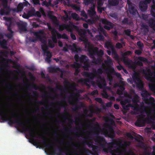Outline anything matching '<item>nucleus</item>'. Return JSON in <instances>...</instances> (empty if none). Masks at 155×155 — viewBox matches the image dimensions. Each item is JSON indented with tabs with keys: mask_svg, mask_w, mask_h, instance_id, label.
I'll return each instance as SVG.
<instances>
[{
	"mask_svg": "<svg viewBox=\"0 0 155 155\" xmlns=\"http://www.w3.org/2000/svg\"><path fill=\"white\" fill-rule=\"evenodd\" d=\"M122 44L120 43L117 42L116 45V47L118 49H120L122 48Z\"/></svg>",
	"mask_w": 155,
	"mask_h": 155,
	"instance_id": "56",
	"label": "nucleus"
},
{
	"mask_svg": "<svg viewBox=\"0 0 155 155\" xmlns=\"http://www.w3.org/2000/svg\"><path fill=\"white\" fill-rule=\"evenodd\" d=\"M151 0H145L141 1L140 2L139 7L141 11L142 12H145L147 8V4L150 3Z\"/></svg>",
	"mask_w": 155,
	"mask_h": 155,
	"instance_id": "12",
	"label": "nucleus"
},
{
	"mask_svg": "<svg viewBox=\"0 0 155 155\" xmlns=\"http://www.w3.org/2000/svg\"><path fill=\"white\" fill-rule=\"evenodd\" d=\"M84 3L85 5H88L90 4L93 3L94 0H83Z\"/></svg>",
	"mask_w": 155,
	"mask_h": 155,
	"instance_id": "43",
	"label": "nucleus"
},
{
	"mask_svg": "<svg viewBox=\"0 0 155 155\" xmlns=\"http://www.w3.org/2000/svg\"><path fill=\"white\" fill-rule=\"evenodd\" d=\"M88 12L91 17H94L96 13L95 7L94 6L91 7L90 9L88 10Z\"/></svg>",
	"mask_w": 155,
	"mask_h": 155,
	"instance_id": "20",
	"label": "nucleus"
},
{
	"mask_svg": "<svg viewBox=\"0 0 155 155\" xmlns=\"http://www.w3.org/2000/svg\"><path fill=\"white\" fill-rule=\"evenodd\" d=\"M60 70L59 68L51 67L49 69V71L52 72H56L57 71H60Z\"/></svg>",
	"mask_w": 155,
	"mask_h": 155,
	"instance_id": "35",
	"label": "nucleus"
},
{
	"mask_svg": "<svg viewBox=\"0 0 155 155\" xmlns=\"http://www.w3.org/2000/svg\"><path fill=\"white\" fill-rule=\"evenodd\" d=\"M142 51L141 50H137L135 51V53L138 55H140L142 53Z\"/></svg>",
	"mask_w": 155,
	"mask_h": 155,
	"instance_id": "63",
	"label": "nucleus"
},
{
	"mask_svg": "<svg viewBox=\"0 0 155 155\" xmlns=\"http://www.w3.org/2000/svg\"><path fill=\"white\" fill-rule=\"evenodd\" d=\"M52 32V34L57 36L58 39L61 38L62 35L58 32L56 29H54Z\"/></svg>",
	"mask_w": 155,
	"mask_h": 155,
	"instance_id": "30",
	"label": "nucleus"
},
{
	"mask_svg": "<svg viewBox=\"0 0 155 155\" xmlns=\"http://www.w3.org/2000/svg\"><path fill=\"white\" fill-rule=\"evenodd\" d=\"M102 95L103 97L105 98H108V97H109L107 92L104 90L103 91Z\"/></svg>",
	"mask_w": 155,
	"mask_h": 155,
	"instance_id": "52",
	"label": "nucleus"
},
{
	"mask_svg": "<svg viewBox=\"0 0 155 155\" xmlns=\"http://www.w3.org/2000/svg\"><path fill=\"white\" fill-rule=\"evenodd\" d=\"M41 46L44 54L47 56L45 61L48 63H50L51 61V58L52 56L51 52L48 51V48L46 43L41 45Z\"/></svg>",
	"mask_w": 155,
	"mask_h": 155,
	"instance_id": "9",
	"label": "nucleus"
},
{
	"mask_svg": "<svg viewBox=\"0 0 155 155\" xmlns=\"http://www.w3.org/2000/svg\"><path fill=\"white\" fill-rule=\"evenodd\" d=\"M2 1V5L3 7L0 11V14L2 15H7L9 14L11 10L10 6L8 5V0H0Z\"/></svg>",
	"mask_w": 155,
	"mask_h": 155,
	"instance_id": "7",
	"label": "nucleus"
},
{
	"mask_svg": "<svg viewBox=\"0 0 155 155\" xmlns=\"http://www.w3.org/2000/svg\"><path fill=\"white\" fill-rule=\"evenodd\" d=\"M144 101H147L150 104H153L155 102L154 99L151 97H150L149 98H148L147 100H145Z\"/></svg>",
	"mask_w": 155,
	"mask_h": 155,
	"instance_id": "36",
	"label": "nucleus"
},
{
	"mask_svg": "<svg viewBox=\"0 0 155 155\" xmlns=\"http://www.w3.org/2000/svg\"><path fill=\"white\" fill-rule=\"evenodd\" d=\"M151 83L149 84V87L150 89L152 91H155V78L153 82L152 81Z\"/></svg>",
	"mask_w": 155,
	"mask_h": 155,
	"instance_id": "26",
	"label": "nucleus"
},
{
	"mask_svg": "<svg viewBox=\"0 0 155 155\" xmlns=\"http://www.w3.org/2000/svg\"><path fill=\"white\" fill-rule=\"evenodd\" d=\"M38 39L39 40V41L43 44L46 43L45 40L41 36Z\"/></svg>",
	"mask_w": 155,
	"mask_h": 155,
	"instance_id": "58",
	"label": "nucleus"
},
{
	"mask_svg": "<svg viewBox=\"0 0 155 155\" xmlns=\"http://www.w3.org/2000/svg\"><path fill=\"white\" fill-rule=\"evenodd\" d=\"M148 24L150 27L155 31V20L152 18H150L148 21Z\"/></svg>",
	"mask_w": 155,
	"mask_h": 155,
	"instance_id": "21",
	"label": "nucleus"
},
{
	"mask_svg": "<svg viewBox=\"0 0 155 155\" xmlns=\"http://www.w3.org/2000/svg\"><path fill=\"white\" fill-rule=\"evenodd\" d=\"M143 73L145 75V78L147 81L152 82L153 73L150 71L149 70L148 71V73H147L146 71H144Z\"/></svg>",
	"mask_w": 155,
	"mask_h": 155,
	"instance_id": "19",
	"label": "nucleus"
},
{
	"mask_svg": "<svg viewBox=\"0 0 155 155\" xmlns=\"http://www.w3.org/2000/svg\"><path fill=\"white\" fill-rule=\"evenodd\" d=\"M81 66V63H79L77 62H75L74 64H73L72 66L73 67L76 69H78L80 68V67Z\"/></svg>",
	"mask_w": 155,
	"mask_h": 155,
	"instance_id": "39",
	"label": "nucleus"
},
{
	"mask_svg": "<svg viewBox=\"0 0 155 155\" xmlns=\"http://www.w3.org/2000/svg\"><path fill=\"white\" fill-rule=\"evenodd\" d=\"M150 116L149 117L145 118V115L140 114L138 115L137 119L135 123V125L139 127H142L144 126L146 122L147 123H151L152 120H155V115H151V113H149L147 114V116Z\"/></svg>",
	"mask_w": 155,
	"mask_h": 155,
	"instance_id": "4",
	"label": "nucleus"
},
{
	"mask_svg": "<svg viewBox=\"0 0 155 155\" xmlns=\"http://www.w3.org/2000/svg\"><path fill=\"white\" fill-rule=\"evenodd\" d=\"M93 51V54L91 53L90 56L91 58H93L94 62L97 64V62H100V60L98 58L95 59L94 56L97 55L98 57L101 58L104 54V51L101 49L99 50L98 48L97 47L95 48Z\"/></svg>",
	"mask_w": 155,
	"mask_h": 155,
	"instance_id": "6",
	"label": "nucleus"
},
{
	"mask_svg": "<svg viewBox=\"0 0 155 155\" xmlns=\"http://www.w3.org/2000/svg\"><path fill=\"white\" fill-rule=\"evenodd\" d=\"M81 41L85 44V48L87 49L89 54V56L91 53L93 54V51L94 48L92 46L90 43L88 42L87 39H86V41L84 40Z\"/></svg>",
	"mask_w": 155,
	"mask_h": 155,
	"instance_id": "15",
	"label": "nucleus"
},
{
	"mask_svg": "<svg viewBox=\"0 0 155 155\" xmlns=\"http://www.w3.org/2000/svg\"><path fill=\"white\" fill-rule=\"evenodd\" d=\"M70 36L71 38L73 40H76V38L75 35L73 33V32H71Z\"/></svg>",
	"mask_w": 155,
	"mask_h": 155,
	"instance_id": "62",
	"label": "nucleus"
},
{
	"mask_svg": "<svg viewBox=\"0 0 155 155\" xmlns=\"http://www.w3.org/2000/svg\"><path fill=\"white\" fill-rule=\"evenodd\" d=\"M52 40L53 42H54L55 43H56L57 42V38L56 36L55 35H53V34H52Z\"/></svg>",
	"mask_w": 155,
	"mask_h": 155,
	"instance_id": "55",
	"label": "nucleus"
},
{
	"mask_svg": "<svg viewBox=\"0 0 155 155\" xmlns=\"http://www.w3.org/2000/svg\"><path fill=\"white\" fill-rule=\"evenodd\" d=\"M105 63L107 65H110L113 64L112 61L109 56H107V60L105 61Z\"/></svg>",
	"mask_w": 155,
	"mask_h": 155,
	"instance_id": "31",
	"label": "nucleus"
},
{
	"mask_svg": "<svg viewBox=\"0 0 155 155\" xmlns=\"http://www.w3.org/2000/svg\"><path fill=\"white\" fill-rule=\"evenodd\" d=\"M13 32H10V33H8L5 35V36L9 39L11 38L13 36Z\"/></svg>",
	"mask_w": 155,
	"mask_h": 155,
	"instance_id": "49",
	"label": "nucleus"
},
{
	"mask_svg": "<svg viewBox=\"0 0 155 155\" xmlns=\"http://www.w3.org/2000/svg\"><path fill=\"white\" fill-rule=\"evenodd\" d=\"M77 31L79 35L80 36L79 39L81 41L84 40L86 41V39H87L86 37L87 33H91L90 31L88 29L86 30L84 28L78 29Z\"/></svg>",
	"mask_w": 155,
	"mask_h": 155,
	"instance_id": "11",
	"label": "nucleus"
},
{
	"mask_svg": "<svg viewBox=\"0 0 155 155\" xmlns=\"http://www.w3.org/2000/svg\"><path fill=\"white\" fill-rule=\"evenodd\" d=\"M66 29L68 32H73V27L72 24H66Z\"/></svg>",
	"mask_w": 155,
	"mask_h": 155,
	"instance_id": "25",
	"label": "nucleus"
},
{
	"mask_svg": "<svg viewBox=\"0 0 155 155\" xmlns=\"http://www.w3.org/2000/svg\"><path fill=\"white\" fill-rule=\"evenodd\" d=\"M150 94V93L144 89L141 91V95L144 100H147V98Z\"/></svg>",
	"mask_w": 155,
	"mask_h": 155,
	"instance_id": "18",
	"label": "nucleus"
},
{
	"mask_svg": "<svg viewBox=\"0 0 155 155\" xmlns=\"http://www.w3.org/2000/svg\"><path fill=\"white\" fill-rule=\"evenodd\" d=\"M103 3L102 0H98L97 2V7H101L103 5Z\"/></svg>",
	"mask_w": 155,
	"mask_h": 155,
	"instance_id": "51",
	"label": "nucleus"
},
{
	"mask_svg": "<svg viewBox=\"0 0 155 155\" xmlns=\"http://www.w3.org/2000/svg\"><path fill=\"white\" fill-rule=\"evenodd\" d=\"M74 105L75 106V107L73 108L72 110L76 112L77 110H78L80 107H83V104L82 103H81L78 106L77 103L74 104Z\"/></svg>",
	"mask_w": 155,
	"mask_h": 155,
	"instance_id": "28",
	"label": "nucleus"
},
{
	"mask_svg": "<svg viewBox=\"0 0 155 155\" xmlns=\"http://www.w3.org/2000/svg\"><path fill=\"white\" fill-rule=\"evenodd\" d=\"M104 69L103 68H100L97 69V71L96 70H94L93 72H88L84 71L82 73V75L88 78L87 79H82L81 82H84L85 84L88 85L87 83L92 81L95 78H97L96 80V83L98 86L100 88L102 89L106 87L107 89L110 90V88L107 85L106 81L104 78H102L99 74H101L103 73Z\"/></svg>",
	"mask_w": 155,
	"mask_h": 155,
	"instance_id": "1",
	"label": "nucleus"
},
{
	"mask_svg": "<svg viewBox=\"0 0 155 155\" xmlns=\"http://www.w3.org/2000/svg\"><path fill=\"white\" fill-rule=\"evenodd\" d=\"M101 21L103 24L105 25L104 28L105 29L109 30L110 29L113 28V24L107 19H102L101 20Z\"/></svg>",
	"mask_w": 155,
	"mask_h": 155,
	"instance_id": "14",
	"label": "nucleus"
},
{
	"mask_svg": "<svg viewBox=\"0 0 155 155\" xmlns=\"http://www.w3.org/2000/svg\"><path fill=\"white\" fill-rule=\"evenodd\" d=\"M57 25H59L58 29L60 31H63L64 29H66V25L65 24H62L61 25H59L58 23L57 24Z\"/></svg>",
	"mask_w": 155,
	"mask_h": 155,
	"instance_id": "34",
	"label": "nucleus"
},
{
	"mask_svg": "<svg viewBox=\"0 0 155 155\" xmlns=\"http://www.w3.org/2000/svg\"><path fill=\"white\" fill-rule=\"evenodd\" d=\"M104 47L108 49H109L110 48L111 49L114 47L112 43L110 41H108L105 42Z\"/></svg>",
	"mask_w": 155,
	"mask_h": 155,
	"instance_id": "24",
	"label": "nucleus"
},
{
	"mask_svg": "<svg viewBox=\"0 0 155 155\" xmlns=\"http://www.w3.org/2000/svg\"><path fill=\"white\" fill-rule=\"evenodd\" d=\"M109 130L106 129L104 131V134L107 136L111 134L114 132V130L112 126H109L108 127Z\"/></svg>",
	"mask_w": 155,
	"mask_h": 155,
	"instance_id": "22",
	"label": "nucleus"
},
{
	"mask_svg": "<svg viewBox=\"0 0 155 155\" xmlns=\"http://www.w3.org/2000/svg\"><path fill=\"white\" fill-rule=\"evenodd\" d=\"M32 141L34 143V145L37 148L39 146V143L35 139L32 140Z\"/></svg>",
	"mask_w": 155,
	"mask_h": 155,
	"instance_id": "59",
	"label": "nucleus"
},
{
	"mask_svg": "<svg viewBox=\"0 0 155 155\" xmlns=\"http://www.w3.org/2000/svg\"><path fill=\"white\" fill-rule=\"evenodd\" d=\"M127 3L128 4V11L130 13L133 15H135L137 12V10L135 7L134 5L130 2L129 0H127Z\"/></svg>",
	"mask_w": 155,
	"mask_h": 155,
	"instance_id": "13",
	"label": "nucleus"
},
{
	"mask_svg": "<svg viewBox=\"0 0 155 155\" xmlns=\"http://www.w3.org/2000/svg\"><path fill=\"white\" fill-rule=\"evenodd\" d=\"M42 33V31L41 30H40L38 31L34 32V35L36 37V38L38 39L41 36L40 35V34Z\"/></svg>",
	"mask_w": 155,
	"mask_h": 155,
	"instance_id": "41",
	"label": "nucleus"
},
{
	"mask_svg": "<svg viewBox=\"0 0 155 155\" xmlns=\"http://www.w3.org/2000/svg\"><path fill=\"white\" fill-rule=\"evenodd\" d=\"M122 85H120L119 86H118L119 87L118 89L124 91L125 89V87L124 86V84L123 83V82H122Z\"/></svg>",
	"mask_w": 155,
	"mask_h": 155,
	"instance_id": "50",
	"label": "nucleus"
},
{
	"mask_svg": "<svg viewBox=\"0 0 155 155\" xmlns=\"http://www.w3.org/2000/svg\"><path fill=\"white\" fill-rule=\"evenodd\" d=\"M124 33L127 36L132 38L133 36L131 35V31L130 29H128L127 30H124Z\"/></svg>",
	"mask_w": 155,
	"mask_h": 155,
	"instance_id": "40",
	"label": "nucleus"
},
{
	"mask_svg": "<svg viewBox=\"0 0 155 155\" xmlns=\"http://www.w3.org/2000/svg\"><path fill=\"white\" fill-rule=\"evenodd\" d=\"M133 79L134 81L136 80L137 81V87L141 91L144 89L142 81L138 77H133Z\"/></svg>",
	"mask_w": 155,
	"mask_h": 155,
	"instance_id": "16",
	"label": "nucleus"
},
{
	"mask_svg": "<svg viewBox=\"0 0 155 155\" xmlns=\"http://www.w3.org/2000/svg\"><path fill=\"white\" fill-rule=\"evenodd\" d=\"M81 16L84 17L85 18H87V16L84 10L81 11Z\"/></svg>",
	"mask_w": 155,
	"mask_h": 155,
	"instance_id": "54",
	"label": "nucleus"
},
{
	"mask_svg": "<svg viewBox=\"0 0 155 155\" xmlns=\"http://www.w3.org/2000/svg\"><path fill=\"white\" fill-rule=\"evenodd\" d=\"M35 9L34 10H31L29 11L28 12V15L30 17L33 16H35Z\"/></svg>",
	"mask_w": 155,
	"mask_h": 155,
	"instance_id": "47",
	"label": "nucleus"
},
{
	"mask_svg": "<svg viewBox=\"0 0 155 155\" xmlns=\"http://www.w3.org/2000/svg\"><path fill=\"white\" fill-rule=\"evenodd\" d=\"M98 11L100 13H101L102 11L104 10V8L101 7H97Z\"/></svg>",
	"mask_w": 155,
	"mask_h": 155,
	"instance_id": "61",
	"label": "nucleus"
},
{
	"mask_svg": "<svg viewBox=\"0 0 155 155\" xmlns=\"http://www.w3.org/2000/svg\"><path fill=\"white\" fill-rule=\"evenodd\" d=\"M137 45L138 46L139 48L142 50L143 47V44L140 41H138L137 42Z\"/></svg>",
	"mask_w": 155,
	"mask_h": 155,
	"instance_id": "46",
	"label": "nucleus"
},
{
	"mask_svg": "<svg viewBox=\"0 0 155 155\" xmlns=\"http://www.w3.org/2000/svg\"><path fill=\"white\" fill-rule=\"evenodd\" d=\"M122 23L124 25L128 24L130 25L132 23L131 22L128 21V19L127 18H124L122 20Z\"/></svg>",
	"mask_w": 155,
	"mask_h": 155,
	"instance_id": "37",
	"label": "nucleus"
},
{
	"mask_svg": "<svg viewBox=\"0 0 155 155\" xmlns=\"http://www.w3.org/2000/svg\"><path fill=\"white\" fill-rule=\"evenodd\" d=\"M48 45L49 47L51 48H53L54 47V44L53 43L52 41L51 40H48Z\"/></svg>",
	"mask_w": 155,
	"mask_h": 155,
	"instance_id": "48",
	"label": "nucleus"
},
{
	"mask_svg": "<svg viewBox=\"0 0 155 155\" xmlns=\"http://www.w3.org/2000/svg\"><path fill=\"white\" fill-rule=\"evenodd\" d=\"M133 52L131 51H127L123 53L122 57L123 61L125 64L127 65L130 68L135 70L136 68V65L131 60H129L126 58V56L131 55Z\"/></svg>",
	"mask_w": 155,
	"mask_h": 155,
	"instance_id": "5",
	"label": "nucleus"
},
{
	"mask_svg": "<svg viewBox=\"0 0 155 155\" xmlns=\"http://www.w3.org/2000/svg\"><path fill=\"white\" fill-rule=\"evenodd\" d=\"M133 101L134 103H135V104H129L126 105H123V107L124 110H130V107H131L133 110L137 112L139 111V105L137 103L136 101L133 100Z\"/></svg>",
	"mask_w": 155,
	"mask_h": 155,
	"instance_id": "10",
	"label": "nucleus"
},
{
	"mask_svg": "<svg viewBox=\"0 0 155 155\" xmlns=\"http://www.w3.org/2000/svg\"><path fill=\"white\" fill-rule=\"evenodd\" d=\"M71 6L73 9L75 10L76 11H80V7L77 6L76 5L72 4Z\"/></svg>",
	"mask_w": 155,
	"mask_h": 155,
	"instance_id": "44",
	"label": "nucleus"
},
{
	"mask_svg": "<svg viewBox=\"0 0 155 155\" xmlns=\"http://www.w3.org/2000/svg\"><path fill=\"white\" fill-rule=\"evenodd\" d=\"M91 127L93 128L92 131L97 136L94 140L95 142L98 143L104 151H106L108 150H111L113 148V145L116 144L115 142L107 143L104 138L99 136V132L96 131L98 130V128L94 126H91Z\"/></svg>",
	"mask_w": 155,
	"mask_h": 155,
	"instance_id": "3",
	"label": "nucleus"
},
{
	"mask_svg": "<svg viewBox=\"0 0 155 155\" xmlns=\"http://www.w3.org/2000/svg\"><path fill=\"white\" fill-rule=\"evenodd\" d=\"M26 85L27 86V88L28 90H29L31 87L35 89V90H37L38 88V87L37 86H36L33 84H31L30 85H28L27 84H26Z\"/></svg>",
	"mask_w": 155,
	"mask_h": 155,
	"instance_id": "45",
	"label": "nucleus"
},
{
	"mask_svg": "<svg viewBox=\"0 0 155 155\" xmlns=\"http://www.w3.org/2000/svg\"><path fill=\"white\" fill-rule=\"evenodd\" d=\"M88 144H89V147L92 148V150L93 151H95L98 148L97 146L93 145L92 143H90L89 142H88Z\"/></svg>",
	"mask_w": 155,
	"mask_h": 155,
	"instance_id": "42",
	"label": "nucleus"
},
{
	"mask_svg": "<svg viewBox=\"0 0 155 155\" xmlns=\"http://www.w3.org/2000/svg\"><path fill=\"white\" fill-rule=\"evenodd\" d=\"M111 50L112 54L114 55V58L116 59H118L119 58V56L115 51L114 47L111 49Z\"/></svg>",
	"mask_w": 155,
	"mask_h": 155,
	"instance_id": "38",
	"label": "nucleus"
},
{
	"mask_svg": "<svg viewBox=\"0 0 155 155\" xmlns=\"http://www.w3.org/2000/svg\"><path fill=\"white\" fill-rule=\"evenodd\" d=\"M81 64H83L82 67L86 71H88L90 65L89 63V59L85 55H82L80 58V61Z\"/></svg>",
	"mask_w": 155,
	"mask_h": 155,
	"instance_id": "8",
	"label": "nucleus"
},
{
	"mask_svg": "<svg viewBox=\"0 0 155 155\" xmlns=\"http://www.w3.org/2000/svg\"><path fill=\"white\" fill-rule=\"evenodd\" d=\"M95 100L97 102L100 103H103V101L102 99L101 98L97 97L95 99Z\"/></svg>",
	"mask_w": 155,
	"mask_h": 155,
	"instance_id": "57",
	"label": "nucleus"
},
{
	"mask_svg": "<svg viewBox=\"0 0 155 155\" xmlns=\"http://www.w3.org/2000/svg\"><path fill=\"white\" fill-rule=\"evenodd\" d=\"M98 94V91L97 90H94L91 92V94L92 95H95L97 94Z\"/></svg>",
	"mask_w": 155,
	"mask_h": 155,
	"instance_id": "64",
	"label": "nucleus"
},
{
	"mask_svg": "<svg viewBox=\"0 0 155 155\" xmlns=\"http://www.w3.org/2000/svg\"><path fill=\"white\" fill-rule=\"evenodd\" d=\"M138 59V60L136 63L133 62L135 64L136 66L137 65L140 66H143V63L142 62H147L148 61L146 58L142 57H139Z\"/></svg>",
	"mask_w": 155,
	"mask_h": 155,
	"instance_id": "17",
	"label": "nucleus"
},
{
	"mask_svg": "<svg viewBox=\"0 0 155 155\" xmlns=\"http://www.w3.org/2000/svg\"><path fill=\"white\" fill-rule=\"evenodd\" d=\"M0 45L2 48H5L7 45V41L5 39L2 41L0 40Z\"/></svg>",
	"mask_w": 155,
	"mask_h": 155,
	"instance_id": "33",
	"label": "nucleus"
},
{
	"mask_svg": "<svg viewBox=\"0 0 155 155\" xmlns=\"http://www.w3.org/2000/svg\"><path fill=\"white\" fill-rule=\"evenodd\" d=\"M12 116L14 118L13 120L9 117L8 114L6 111L0 109V117L2 120H8V124L10 125L13 124H17L19 127H21L22 131L28 132L29 136L32 137V129L27 127L25 123L21 121L20 116L17 117L14 114Z\"/></svg>",
	"mask_w": 155,
	"mask_h": 155,
	"instance_id": "2",
	"label": "nucleus"
},
{
	"mask_svg": "<svg viewBox=\"0 0 155 155\" xmlns=\"http://www.w3.org/2000/svg\"><path fill=\"white\" fill-rule=\"evenodd\" d=\"M152 2L153 4L151 5V10L150 12L151 13L152 15V16H155V13L154 12L155 11V2L154 0H153Z\"/></svg>",
	"mask_w": 155,
	"mask_h": 155,
	"instance_id": "27",
	"label": "nucleus"
},
{
	"mask_svg": "<svg viewBox=\"0 0 155 155\" xmlns=\"http://www.w3.org/2000/svg\"><path fill=\"white\" fill-rule=\"evenodd\" d=\"M5 85L8 89H11L12 88V85L10 83L6 82Z\"/></svg>",
	"mask_w": 155,
	"mask_h": 155,
	"instance_id": "60",
	"label": "nucleus"
},
{
	"mask_svg": "<svg viewBox=\"0 0 155 155\" xmlns=\"http://www.w3.org/2000/svg\"><path fill=\"white\" fill-rule=\"evenodd\" d=\"M5 20L7 21L5 25L7 26H11L12 24V18H6Z\"/></svg>",
	"mask_w": 155,
	"mask_h": 155,
	"instance_id": "29",
	"label": "nucleus"
},
{
	"mask_svg": "<svg viewBox=\"0 0 155 155\" xmlns=\"http://www.w3.org/2000/svg\"><path fill=\"white\" fill-rule=\"evenodd\" d=\"M96 37L99 40L102 41H103L104 39V37L101 34L96 36Z\"/></svg>",
	"mask_w": 155,
	"mask_h": 155,
	"instance_id": "53",
	"label": "nucleus"
},
{
	"mask_svg": "<svg viewBox=\"0 0 155 155\" xmlns=\"http://www.w3.org/2000/svg\"><path fill=\"white\" fill-rule=\"evenodd\" d=\"M108 3L111 6H116L119 3V0H108Z\"/></svg>",
	"mask_w": 155,
	"mask_h": 155,
	"instance_id": "23",
	"label": "nucleus"
},
{
	"mask_svg": "<svg viewBox=\"0 0 155 155\" xmlns=\"http://www.w3.org/2000/svg\"><path fill=\"white\" fill-rule=\"evenodd\" d=\"M71 16L76 21H78L80 20V18L78 15L75 13H73L71 14Z\"/></svg>",
	"mask_w": 155,
	"mask_h": 155,
	"instance_id": "32",
	"label": "nucleus"
}]
</instances>
